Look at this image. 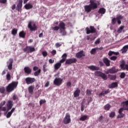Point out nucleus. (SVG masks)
I'll use <instances>...</instances> for the list:
<instances>
[{
	"instance_id": "864d4df0",
	"label": "nucleus",
	"mask_w": 128,
	"mask_h": 128,
	"mask_svg": "<svg viewBox=\"0 0 128 128\" xmlns=\"http://www.w3.org/2000/svg\"><path fill=\"white\" fill-rule=\"evenodd\" d=\"M4 104H6V101L3 100L0 104V106H4Z\"/></svg>"
},
{
	"instance_id": "bb28decb",
	"label": "nucleus",
	"mask_w": 128,
	"mask_h": 128,
	"mask_svg": "<svg viewBox=\"0 0 128 128\" xmlns=\"http://www.w3.org/2000/svg\"><path fill=\"white\" fill-rule=\"evenodd\" d=\"M60 66H62V64H60V63H59V62L55 64L54 66V68L56 70H58V68H60Z\"/></svg>"
},
{
	"instance_id": "13d9d810",
	"label": "nucleus",
	"mask_w": 128,
	"mask_h": 128,
	"mask_svg": "<svg viewBox=\"0 0 128 128\" xmlns=\"http://www.w3.org/2000/svg\"><path fill=\"white\" fill-rule=\"evenodd\" d=\"M52 54H53V56H54V54H56V50H52Z\"/></svg>"
},
{
	"instance_id": "79ce46f5",
	"label": "nucleus",
	"mask_w": 128,
	"mask_h": 128,
	"mask_svg": "<svg viewBox=\"0 0 128 128\" xmlns=\"http://www.w3.org/2000/svg\"><path fill=\"white\" fill-rule=\"evenodd\" d=\"M116 116V113L114 112H112L110 114V118H114Z\"/></svg>"
},
{
	"instance_id": "c85d7f7f",
	"label": "nucleus",
	"mask_w": 128,
	"mask_h": 128,
	"mask_svg": "<svg viewBox=\"0 0 128 128\" xmlns=\"http://www.w3.org/2000/svg\"><path fill=\"white\" fill-rule=\"evenodd\" d=\"M98 12H99V14H104L106 12V9L104 8H100Z\"/></svg>"
},
{
	"instance_id": "c9c22d12",
	"label": "nucleus",
	"mask_w": 128,
	"mask_h": 128,
	"mask_svg": "<svg viewBox=\"0 0 128 128\" xmlns=\"http://www.w3.org/2000/svg\"><path fill=\"white\" fill-rule=\"evenodd\" d=\"M116 22H118V18H114L112 19V24H116Z\"/></svg>"
},
{
	"instance_id": "4be33fe9",
	"label": "nucleus",
	"mask_w": 128,
	"mask_h": 128,
	"mask_svg": "<svg viewBox=\"0 0 128 128\" xmlns=\"http://www.w3.org/2000/svg\"><path fill=\"white\" fill-rule=\"evenodd\" d=\"M128 45H126L121 50L122 53L126 54V52L128 51Z\"/></svg>"
},
{
	"instance_id": "0eeeda50",
	"label": "nucleus",
	"mask_w": 128,
	"mask_h": 128,
	"mask_svg": "<svg viewBox=\"0 0 128 128\" xmlns=\"http://www.w3.org/2000/svg\"><path fill=\"white\" fill-rule=\"evenodd\" d=\"M25 82L26 84H34V82H36V79L34 78L28 77L25 79Z\"/></svg>"
},
{
	"instance_id": "7ed1b4c3",
	"label": "nucleus",
	"mask_w": 128,
	"mask_h": 128,
	"mask_svg": "<svg viewBox=\"0 0 128 128\" xmlns=\"http://www.w3.org/2000/svg\"><path fill=\"white\" fill-rule=\"evenodd\" d=\"M28 28H30L31 32H34L38 30V26H36V24L34 22H29Z\"/></svg>"
},
{
	"instance_id": "ea45409f",
	"label": "nucleus",
	"mask_w": 128,
	"mask_h": 128,
	"mask_svg": "<svg viewBox=\"0 0 128 128\" xmlns=\"http://www.w3.org/2000/svg\"><path fill=\"white\" fill-rule=\"evenodd\" d=\"M108 94V90L105 91L104 92H102L100 94V96H104V94Z\"/></svg>"
},
{
	"instance_id": "37998d69",
	"label": "nucleus",
	"mask_w": 128,
	"mask_h": 128,
	"mask_svg": "<svg viewBox=\"0 0 128 128\" xmlns=\"http://www.w3.org/2000/svg\"><path fill=\"white\" fill-rule=\"evenodd\" d=\"M98 121L100 122H102L104 121V116H101L98 119Z\"/></svg>"
},
{
	"instance_id": "6e6d98bb",
	"label": "nucleus",
	"mask_w": 128,
	"mask_h": 128,
	"mask_svg": "<svg viewBox=\"0 0 128 128\" xmlns=\"http://www.w3.org/2000/svg\"><path fill=\"white\" fill-rule=\"evenodd\" d=\"M66 56H68V54L66 53H64L62 56V58H65L66 60Z\"/></svg>"
},
{
	"instance_id": "052dcab7",
	"label": "nucleus",
	"mask_w": 128,
	"mask_h": 128,
	"mask_svg": "<svg viewBox=\"0 0 128 128\" xmlns=\"http://www.w3.org/2000/svg\"><path fill=\"white\" fill-rule=\"evenodd\" d=\"M60 46H62V44H60V43H56V48H60Z\"/></svg>"
},
{
	"instance_id": "4468645a",
	"label": "nucleus",
	"mask_w": 128,
	"mask_h": 128,
	"mask_svg": "<svg viewBox=\"0 0 128 128\" xmlns=\"http://www.w3.org/2000/svg\"><path fill=\"white\" fill-rule=\"evenodd\" d=\"M13 105L14 104H12V101L10 100H8L6 104L8 112V110H10L12 108Z\"/></svg>"
},
{
	"instance_id": "7c9ffc66",
	"label": "nucleus",
	"mask_w": 128,
	"mask_h": 128,
	"mask_svg": "<svg viewBox=\"0 0 128 128\" xmlns=\"http://www.w3.org/2000/svg\"><path fill=\"white\" fill-rule=\"evenodd\" d=\"M96 50H98V48H94L92 49L90 52L91 54H95L96 53Z\"/></svg>"
},
{
	"instance_id": "b1692460",
	"label": "nucleus",
	"mask_w": 128,
	"mask_h": 128,
	"mask_svg": "<svg viewBox=\"0 0 128 128\" xmlns=\"http://www.w3.org/2000/svg\"><path fill=\"white\" fill-rule=\"evenodd\" d=\"M80 89L78 88H77L76 90L74 92V98H78V96H80Z\"/></svg>"
},
{
	"instance_id": "423d86ee",
	"label": "nucleus",
	"mask_w": 128,
	"mask_h": 128,
	"mask_svg": "<svg viewBox=\"0 0 128 128\" xmlns=\"http://www.w3.org/2000/svg\"><path fill=\"white\" fill-rule=\"evenodd\" d=\"M95 76H101V78H102L103 80H106L108 79V77L106 76V74L100 71H96V72H95Z\"/></svg>"
},
{
	"instance_id": "c756f323",
	"label": "nucleus",
	"mask_w": 128,
	"mask_h": 128,
	"mask_svg": "<svg viewBox=\"0 0 128 128\" xmlns=\"http://www.w3.org/2000/svg\"><path fill=\"white\" fill-rule=\"evenodd\" d=\"M34 86H31L28 87V90L30 94H32V92L34 90Z\"/></svg>"
},
{
	"instance_id": "f704fd0d",
	"label": "nucleus",
	"mask_w": 128,
	"mask_h": 128,
	"mask_svg": "<svg viewBox=\"0 0 128 128\" xmlns=\"http://www.w3.org/2000/svg\"><path fill=\"white\" fill-rule=\"evenodd\" d=\"M12 34L13 36H16L18 34V30L14 28L12 30Z\"/></svg>"
},
{
	"instance_id": "bf43d9fd",
	"label": "nucleus",
	"mask_w": 128,
	"mask_h": 128,
	"mask_svg": "<svg viewBox=\"0 0 128 128\" xmlns=\"http://www.w3.org/2000/svg\"><path fill=\"white\" fill-rule=\"evenodd\" d=\"M86 94H88V96H90V94H91L90 90H86Z\"/></svg>"
},
{
	"instance_id": "5fc2aeb1",
	"label": "nucleus",
	"mask_w": 128,
	"mask_h": 128,
	"mask_svg": "<svg viewBox=\"0 0 128 128\" xmlns=\"http://www.w3.org/2000/svg\"><path fill=\"white\" fill-rule=\"evenodd\" d=\"M64 62H66V58H62V60H61L58 62L62 64Z\"/></svg>"
},
{
	"instance_id": "69168bd1",
	"label": "nucleus",
	"mask_w": 128,
	"mask_h": 128,
	"mask_svg": "<svg viewBox=\"0 0 128 128\" xmlns=\"http://www.w3.org/2000/svg\"><path fill=\"white\" fill-rule=\"evenodd\" d=\"M18 98V96H16V95L14 94L13 96V100H16Z\"/></svg>"
},
{
	"instance_id": "a211bd4d",
	"label": "nucleus",
	"mask_w": 128,
	"mask_h": 128,
	"mask_svg": "<svg viewBox=\"0 0 128 128\" xmlns=\"http://www.w3.org/2000/svg\"><path fill=\"white\" fill-rule=\"evenodd\" d=\"M15 110H16L15 108H12L10 112H8L6 116L7 118H10V117L12 116V112H14Z\"/></svg>"
},
{
	"instance_id": "39448f33",
	"label": "nucleus",
	"mask_w": 128,
	"mask_h": 128,
	"mask_svg": "<svg viewBox=\"0 0 128 128\" xmlns=\"http://www.w3.org/2000/svg\"><path fill=\"white\" fill-rule=\"evenodd\" d=\"M66 24L62 22H60L59 24V28H60V32L62 34V36H66V32L64 31L66 29Z\"/></svg>"
},
{
	"instance_id": "f257e3e1",
	"label": "nucleus",
	"mask_w": 128,
	"mask_h": 128,
	"mask_svg": "<svg viewBox=\"0 0 128 128\" xmlns=\"http://www.w3.org/2000/svg\"><path fill=\"white\" fill-rule=\"evenodd\" d=\"M90 4L84 6V10L86 12H90L92 10H94V8H98V2L94 0H90Z\"/></svg>"
},
{
	"instance_id": "603ef678",
	"label": "nucleus",
	"mask_w": 128,
	"mask_h": 128,
	"mask_svg": "<svg viewBox=\"0 0 128 128\" xmlns=\"http://www.w3.org/2000/svg\"><path fill=\"white\" fill-rule=\"evenodd\" d=\"M44 72H46V63L43 66Z\"/></svg>"
},
{
	"instance_id": "1a4fd4ad",
	"label": "nucleus",
	"mask_w": 128,
	"mask_h": 128,
	"mask_svg": "<svg viewBox=\"0 0 128 128\" xmlns=\"http://www.w3.org/2000/svg\"><path fill=\"white\" fill-rule=\"evenodd\" d=\"M62 82V79L60 78H56L54 82V84L56 86H60Z\"/></svg>"
},
{
	"instance_id": "9d476101",
	"label": "nucleus",
	"mask_w": 128,
	"mask_h": 128,
	"mask_svg": "<svg viewBox=\"0 0 128 128\" xmlns=\"http://www.w3.org/2000/svg\"><path fill=\"white\" fill-rule=\"evenodd\" d=\"M118 71V70L116 69V68H112L111 69L108 70L106 72H105L106 74H114Z\"/></svg>"
},
{
	"instance_id": "20e7f679",
	"label": "nucleus",
	"mask_w": 128,
	"mask_h": 128,
	"mask_svg": "<svg viewBox=\"0 0 128 128\" xmlns=\"http://www.w3.org/2000/svg\"><path fill=\"white\" fill-rule=\"evenodd\" d=\"M70 122H72L70 114V113H66L63 120V122L64 124H70Z\"/></svg>"
},
{
	"instance_id": "5701e85b",
	"label": "nucleus",
	"mask_w": 128,
	"mask_h": 128,
	"mask_svg": "<svg viewBox=\"0 0 128 128\" xmlns=\"http://www.w3.org/2000/svg\"><path fill=\"white\" fill-rule=\"evenodd\" d=\"M22 0H20L18 4L16 6V10H20L22 8Z\"/></svg>"
},
{
	"instance_id": "393cba45",
	"label": "nucleus",
	"mask_w": 128,
	"mask_h": 128,
	"mask_svg": "<svg viewBox=\"0 0 128 128\" xmlns=\"http://www.w3.org/2000/svg\"><path fill=\"white\" fill-rule=\"evenodd\" d=\"M119 54H120L118 53V52H114L112 51H110L108 53V55L109 56H112V54H114L115 56H118Z\"/></svg>"
},
{
	"instance_id": "dca6fc26",
	"label": "nucleus",
	"mask_w": 128,
	"mask_h": 128,
	"mask_svg": "<svg viewBox=\"0 0 128 128\" xmlns=\"http://www.w3.org/2000/svg\"><path fill=\"white\" fill-rule=\"evenodd\" d=\"M84 53L83 51H80L76 54V58H81L82 56H84Z\"/></svg>"
},
{
	"instance_id": "aec40b11",
	"label": "nucleus",
	"mask_w": 128,
	"mask_h": 128,
	"mask_svg": "<svg viewBox=\"0 0 128 128\" xmlns=\"http://www.w3.org/2000/svg\"><path fill=\"white\" fill-rule=\"evenodd\" d=\"M88 68L91 70H98V67L94 66H88Z\"/></svg>"
},
{
	"instance_id": "a18cd8bd",
	"label": "nucleus",
	"mask_w": 128,
	"mask_h": 128,
	"mask_svg": "<svg viewBox=\"0 0 128 128\" xmlns=\"http://www.w3.org/2000/svg\"><path fill=\"white\" fill-rule=\"evenodd\" d=\"M52 30H60V27L58 26H56L53 27L52 28Z\"/></svg>"
},
{
	"instance_id": "de8ad7c7",
	"label": "nucleus",
	"mask_w": 128,
	"mask_h": 128,
	"mask_svg": "<svg viewBox=\"0 0 128 128\" xmlns=\"http://www.w3.org/2000/svg\"><path fill=\"white\" fill-rule=\"evenodd\" d=\"M42 54L43 56L46 57V56H48V52L46 51H44L42 52Z\"/></svg>"
},
{
	"instance_id": "6ab92c4d",
	"label": "nucleus",
	"mask_w": 128,
	"mask_h": 128,
	"mask_svg": "<svg viewBox=\"0 0 128 128\" xmlns=\"http://www.w3.org/2000/svg\"><path fill=\"white\" fill-rule=\"evenodd\" d=\"M88 120V115L82 116L80 118L81 122H84V120Z\"/></svg>"
},
{
	"instance_id": "338daca9",
	"label": "nucleus",
	"mask_w": 128,
	"mask_h": 128,
	"mask_svg": "<svg viewBox=\"0 0 128 128\" xmlns=\"http://www.w3.org/2000/svg\"><path fill=\"white\" fill-rule=\"evenodd\" d=\"M116 18H117V20H120L122 18V16L120 15L118 17H116Z\"/></svg>"
},
{
	"instance_id": "a19ab883",
	"label": "nucleus",
	"mask_w": 128,
	"mask_h": 128,
	"mask_svg": "<svg viewBox=\"0 0 128 128\" xmlns=\"http://www.w3.org/2000/svg\"><path fill=\"white\" fill-rule=\"evenodd\" d=\"M4 90H6V88H4V87L0 88V92L4 94Z\"/></svg>"
},
{
	"instance_id": "4d7b16f0",
	"label": "nucleus",
	"mask_w": 128,
	"mask_h": 128,
	"mask_svg": "<svg viewBox=\"0 0 128 128\" xmlns=\"http://www.w3.org/2000/svg\"><path fill=\"white\" fill-rule=\"evenodd\" d=\"M116 78V76H110V80H114Z\"/></svg>"
},
{
	"instance_id": "49530a36",
	"label": "nucleus",
	"mask_w": 128,
	"mask_h": 128,
	"mask_svg": "<svg viewBox=\"0 0 128 128\" xmlns=\"http://www.w3.org/2000/svg\"><path fill=\"white\" fill-rule=\"evenodd\" d=\"M125 76H126V74L124 72L121 73L120 76V78H124Z\"/></svg>"
},
{
	"instance_id": "473e14b6",
	"label": "nucleus",
	"mask_w": 128,
	"mask_h": 128,
	"mask_svg": "<svg viewBox=\"0 0 128 128\" xmlns=\"http://www.w3.org/2000/svg\"><path fill=\"white\" fill-rule=\"evenodd\" d=\"M104 108L106 110H108L110 108V104H106L104 106Z\"/></svg>"
},
{
	"instance_id": "72a5a7b5",
	"label": "nucleus",
	"mask_w": 128,
	"mask_h": 128,
	"mask_svg": "<svg viewBox=\"0 0 128 128\" xmlns=\"http://www.w3.org/2000/svg\"><path fill=\"white\" fill-rule=\"evenodd\" d=\"M119 114L117 116V118H122L124 116V114L118 112Z\"/></svg>"
},
{
	"instance_id": "09e8293b",
	"label": "nucleus",
	"mask_w": 128,
	"mask_h": 128,
	"mask_svg": "<svg viewBox=\"0 0 128 128\" xmlns=\"http://www.w3.org/2000/svg\"><path fill=\"white\" fill-rule=\"evenodd\" d=\"M100 42V39L98 38L97 39L96 42H94L95 44H98Z\"/></svg>"
},
{
	"instance_id": "2f4dec72",
	"label": "nucleus",
	"mask_w": 128,
	"mask_h": 128,
	"mask_svg": "<svg viewBox=\"0 0 128 128\" xmlns=\"http://www.w3.org/2000/svg\"><path fill=\"white\" fill-rule=\"evenodd\" d=\"M124 26H120L118 30H117V32H118V34H120V32H122V30L124 28Z\"/></svg>"
},
{
	"instance_id": "f8f14e48",
	"label": "nucleus",
	"mask_w": 128,
	"mask_h": 128,
	"mask_svg": "<svg viewBox=\"0 0 128 128\" xmlns=\"http://www.w3.org/2000/svg\"><path fill=\"white\" fill-rule=\"evenodd\" d=\"M122 105L124 110H128V100L122 102Z\"/></svg>"
},
{
	"instance_id": "f03ea898",
	"label": "nucleus",
	"mask_w": 128,
	"mask_h": 128,
	"mask_svg": "<svg viewBox=\"0 0 128 128\" xmlns=\"http://www.w3.org/2000/svg\"><path fill=\"white\" fill-rule=\"evenodd\" d=\"M18 84V82H14L10 84L6 88V92H12V90H14V88H16Z\"/></svg>"
},
{
	"instance_id": "8fccbe9b",
	"label": "nucleus",
	"mask_w": 128,
	"mask_h": 128,
	"mask_svg": "<svg viewBox=\"0 0 128 128\" xmlns=\"http://www.w3.org/2000/svg\"><path fill=\"white\" fill-rule=\"evenodd\" d=\"M44 102H46V100H40V106H42V104H44Z\"/></svg>"
},
{
	"instance_id": "c03bdc74",
	"label": "nucleus",
	"mask_w": 128,
	"mask_h": 128,
	"mask_svg": "<svg viewBox=\"0 0 128 128\" xmlns=\"http://www.w3.org/2000/svg\"><path fill=\"white\" fill-rule=\"evenodd\" d=\"M116 58H118V56H113L110 57V60H116Z\"/></svg>"
},
{
	"instance_id": "774afa93",
	"label": "nucleus",
	"mask_w": 128,
	"mask_h": 128,
	"mask_svg": "<svg viewBox=\"0 0 128 128\" xmlns=\"http://www.w3.org/2000/svg\"><path fill=\"white\" fill-rule=\"evenodd\" d=\"M124 108H120L119 110H118V112L122 113V112H124Z\"/></svg>"
},
{
	"instance_id": "a878e982",
	"label": "nucleus",
	"mask_w": 128,
	"mask_h": 128,
	"mask_svg": "<svg viewBox=\"0 0 128 128\" xmlns=\"http://www.w3.org/2000/svg\"><path fill=\"white\" fill-rule=\"evenodd\" d=\"M104 60V62L105 63V64H106V66H110V60H108V58H105L103 60Z\"/></svg>"
},
{
	"instance_id": "412c9836",
	"label": "nucleus",
	"mask_w": 128,
	"mask_h": 128,
	"mask_svg": "<svg viewBox=\"0 0 128 128\" xmlns=\"http://www.w3.org/2000/svg\"><path fill=\"white\" fill-rule=\"evenodd\" d=\"M24 72L28 74H30L32 72V69L30 67H25L24 68Z\"/></svg>"
},
{
	"instance_id": "e433bc0d",
	"label": "nucleus",
	"mask_w": 128,
	"mask_h": 128,
	"mask_svg": "<svg viewBox=\"0 0 128 128\" xmlns=\"http://www.w3.org/2000/svg\"><path fill=\"white\" fill-rule=\"evenodd\" d=\"M6 107L0 106V112H6Z\"/></svg>"
},
{
	"instance_id": "680f3d73",
	"label": "nucleus",
	"mask_w": 128,
	"mask_h": 128,
	"mask_svg": "<svg viewBox=\"0 0 128 128\" xmlns=\"http://www.w3.org/2000/svg\"><path fill=\"white\" fill-rule=\"evenodd\" d=\"M0 4H6V0H0Z\"/></svg>"
},
{
	"instance_id": "cd10ccee",
	"label": "nucleus",
	"mask_w": 128,
	"mask_h": 128,
	"mask_svg": "<svg viewBox=\"0 0 128 128\" xmlns=\"http://www.w3.org/2000/svg\"><path fill=\"white\" fill-rule=\"evenodd\" d=\"M118 86V83L114 82L112 84L108 86V88H116Z\"/></svg>"
},
{
	"instance_id": "e2e57ef3",
	"label": "nucleus",
	"mask_w": 128,
	"mask_h": 128,
	"mask_svg": "<svg viewBox=\"0 0 128 128\" xmlns=\"http://www.w3.org/2000/svg\"><path fill=\"white\" fill-rule=\"evenodd\" d=\"M49 62L50 64H54V60L52 59H50L49 60Z\"/></svg>"
},
{
	"instance_id": "0e129e2a",
	"label": "nucleus",
	"mask_w": 128,
	"mask_h": 128,
	"mask_svg": "<svg viewBox=\"0 0 128 128\" xmlns=\"http://www.w3.org/2000/svg\"><path fill=\"white\" fill-rule=\"evenodd\" d=\"M38 66H34L33 68V70L36 71V70H38Z\"/></svg>"
},
{
	"instance_id": "ddd939ff",
	"label": "nucleus",
	"mask_w": 128,
	"mask_h": 128,
	"mask_svg": "<svg viewBox=\"0 0 128 128\" xmlns=\"http://www.w3.org/2000/svg\"><path fill=\"white\" fill-rule=\"evenodd\" d=\"M24 50L26 52H32L35 50L34 48L32 46H26Z\"/></svg>"
},
{
	"instance_id": "3c124183",
	"label": "nucleus",
	"mask_w": 128,
	"mask_h": 128,
	"mask_svg": "<svg viewBox=\"0 0 128 128\" xmlns=\"http://www.w3.org/2000/svg\"><path fill=\"white\" fill-rule=\"evenodd\" d=\"M6 76L7 80H10V73H8Z\"/></svg>"
},
{
	"instance_id": "6e6552de",
	"label": "nucleus",
	"mask_w": 128,
	"mask_h": 128,
	"mask_svg": "<svg viewBox=\"0 0 128 128\" xmlns=\"http://www.w3.org/2000/svg\"><path fill=\"white\" fill-rule=\"evenodd\" d=\"M86 32L87 34H94V32H96V28L94 26H90V30L88 28H86Z\"/></svg>"
},
{
	"instance_id": "58836bf2",
	"label": "nucleus",
	"mask_w": 128,
	"mask_h": 128,
	"mask_svg": "<svg viewBox=\"0 0 128 128\" xmlns=\"http://www.w3.org/2000/svg\"><path fill=\"white\" fill-rule=\"evenodd\" d=\"M40 74V69H39L38 70L34 72V76H38Z\"/></svg>"
},
{
	"instance_id": "f3484780",
	"label": "nucleus",
	"mask_w": 128,
	"mask_h": 128,
	"mask_svg": "<svg viewBox=\"0 0 128 128\" xmlns=\"http://www.w3.org/2000/svg\"><path fill=\"white\" fill-rule=\"evenodd\" d=\"M24 8L26 10H30L34 8V6L30 3H28L24 6Z\"/></svg>"
},
{
	"instance_id": "9b49d317",
	"label": "nucleus",
	"mask_w": 128,
	"mask_h": 128,
	"mask_svg": "<svg viewBox=\"0 0 128 128\" xmlns=\"http://www.w3.org/2000/svg\"><path fill=\"white\" fill-rule=\"evenodd\" d=\"M13 62H14V60L12 58L10 59L7 62V66L8 68L10 70L12 69Z\"/></svg>"
},
{
	"instance_id": "2eb2a0df",
	"label": "nucleus",
	"mask_w": 128,
	"mask_h": 128,
	"mask_svg": "<svg viewBox=\"0 0 128 128\" xmlns=\"http://www.w3.org/2000/svg\"><path fill=\"white\" fill-rule=\"evenodd\" d=\"M76 62V58H70L67 60L66 62V64H74V62Z\"/></svg>"
},
{
	"instance_id": "4c0bfd02",
	"label": "nucleus",
	"mask_w": 128,
	"mask_h": 128,
	"mask_svg": "<svg viewBox=\"0 0 128 128\" xmlns=\"http://www.w3.org/2000/svg\"><path fill=\"white\" fill-rule=\"evenodd\" d=\"M24 36H26V34H24V31H22L19 33V36L20 38H24Z\"/></svg>"
}]
</instances>
